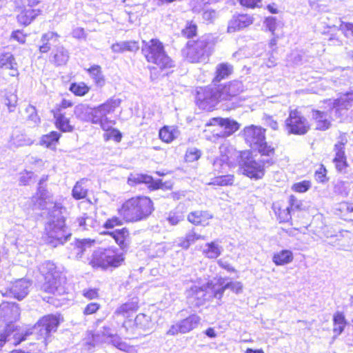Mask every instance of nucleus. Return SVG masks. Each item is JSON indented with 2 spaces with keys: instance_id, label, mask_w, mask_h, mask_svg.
Listing matches in <instances>:
<instances>
[{
  "instance_id": "f257e3e1",
  "label": "nucleus",
  "mask_w": 353,
  "mask_h": 353,
  "mask_svg": "<svg viewBox=\"0 0 353 353\" xmlns=\"http://www.w3.org/2000/svg\"><path fill=\"white\" fill-rule=\"evenodd\" d=\"M59 324L58 318L53 314L44 316L28 328L18 329L14 325L7 324L4 332H0V348L6 341L17 346L25 341L43 339L46 345L47 339L57 331Z\"/></svg>"
},
{
  "instance_id": "f03ea898",
  "label": "nucleus",
  "mask_w": 353,
  "mask_h": 353,
  "mask_svg": "<svg viewBox=\"0 0 353 353\" xmlns=\"http://www.w3.org/2000/svg\"><path fill=\"white\" fill-rule=\"evenodd\" d=\"M61 207L54 204L48 213V221L45 225L43 239L47 244L52 247L65 243L71 236L66 230L65 219L62 214Z\"/></svg>"
},
{
  "instance_id": "7ed1b4c3",
  "label": "nucleus",
  "mask_w": 353,
  "mask_h": 353,
  "mask_svg": "<svg viewBox=\"0 0 353 353\" xmlns=\"http://www.w3.org/2000/svg\"><path fill=\"white\" fill-rule=\"evenodd\" d=\"M154 211L153 203L147 196H135L126 200L118 209V214L127 223L145 220Z\"/></svg>"
},
{
  "instance_id": "20e7f679",
  "label": "nucleus",
  "mask_w": 353,
  "mask_h": 353,
  "mask_svg": "<svg viewBox=\"0 0 353 353\" xmlns=\"http://www.w3.org/2000/svg\"><path fill=\"white\" fill-rule=\"evenodd\" d=\"M213 45L211 36L203 35L196 41H188L182 54L190 63L205 62L212 52Z\"/></svg>"
},
{
  "instance_id": "39448f33",
  "label": "nucleus",
  "mask_w": 353,
  "mask_h": 353,
  "mask_svg": "<svg viewBox=\"0 0 353 353\" xmlns=\"http://www.w3.org/2000/svg\"><path fill=\"white\" fill-rule=\"evenodd\" d=\"M39 270L45 279L43 289L46 292L61 295L65 292V277L57 270L55 264L50 261L40 265Z\"/></svg>"
},
{
  "instance_id": "423d86ee",
  "label": "nucleus",
  "mask_w": 353,
  "mask_h": 353,
  "mask_svg": "<svg viewBox=\"0 0 353 353\" xmlns=\"http://www.w3.org/2000/svg\"><path fill=\"white\" fill-rule=\"evenodd\" d=\"M141 51L148 62L157 65L161 69L170 68L174 65L172 60L165 53L163 43L158 39L143 41Z\"/></svg>"
},
{
  "instance_id": "0eeeda50",
  "label": "nucleus",
  "mask_w": 353,
  "mask_h": 353,
  "mask_svg": "<svg viewBox=\"0 0 353 353\" xmlns=\"http://www.w3.org/2000/svg\"><path fill=\"white\" fill-rule=\"evenodd\" d=\"M265 129L252 125L244 128L243 137L252 149L258 150L263 155L271 156L274 154V148L265 142Z\"/></svg>"
},
{
  "instance_id": "6e6552de",
  "label": "nucleus",
  "mask_w": 353,
  "mask_h": 353,
  "mask_svg": "<svg viewBox=\"0 0 353 353\" xmlns=\"http://www.w3.org/2000/svg\"><path fill=\"white\" fill-rule=\"evenodd\" d=\"M222 96L215 87L199 88L196 92V103L203 110L210 111L216 105Z\"/></svg>"
},
{
  "instance_id": "1a4fd4ad",
  "label": "nucleus",
  "mask_w": 353,
  "mask_h": 353,
  "mask_svg": "<svg viewBox=\"0 0 353 353\" xmlns=\"http://www.w3.org/2000/svg\"><path fill=\"white\" fill-rule=\"evenodd\" d=\"M285 123L288 134L303 135L306 134L310 129L308 121L297 110H290Z\"/></svg>"
},
{
  "instance_id": "9d476101",
  "label": "nucleus",
  "mask_w": 353,
  "mask_h": 353,
  "mask_svg": "<svg viewBox=\"0 0 353 353\" xmlns=\"http://www.w3.org/2000/svg\"><path fill=\"white\" fill-rule=\"evenodd\" d=\"M211 283H208L205 285L197 286L192 285L186 290V297L188 302L194 307H199L203 305L206 301L209 300L212 295L210 294L208 290H211Z\"/></svg>"
},
{
  "instance_id": "9b49d317",
  "label": "nucleus",
  "mask_w": 353,
  "mask_h": 353,
  "mask_svg": "<svg viewBox=\"0 0 353 353\" xmlns=\"http://www.w3.org/2000/svg\"><path fill=\"white\" fill-rule=\"evenodd\" d=\"M208 125L220 127L221 130L217 135L221 137H228L239 128V124L236 121L228 118H212L210 120Z\"/></svg>"
},
{
  "instance_id": "f8f14e48",
  "label": "nucleus",
  "mask_w": 353,
  "mask_h": 353,
  "mask_svg": "<svg viewBox=\"0 0 353 353\" xmlns=\"http://www.w3.org/2000/svg\"><path fill=\"white\" fill-rule=\"evenodd\" d=\"M242 169L243 174L251 179H261L265 174L263 163L253 158L248 159L243 163Z\"/></svg>"
},
{
  "instance_id": "ddd939ff",
  "label": "nucleus",
  "mask_w": 353,
  "mask_h": 353,
  "mask_svg": "<svg viewBox=\"0 0 353 353\" xmlns=\"http://www.w3.org/2000/svg\"><path fill=\"white\" fill-rule=\"evenodd\" d=\"M31 285L32 283L29 280L21 279L13 283L6 293H2V294H9L18 300H21L28 294Z\"/></svg>"
},
{
  "instance_id": "4468645a",
  "label": "nucleus",
  "mask_w": 353,
  "mask_h": 353,
  "mask_svg": "<svg viewBox=\"0 0 353 353\" xmlns=\"http://www.w3.org/2000/svg\"><path fill=\"white\" fill-rule=\"evenodd\" d=\"M20 309L15 303H3L0 305V318L8 324L13 325L12 323L19 319Z\"/></svg>"
},
{
  "instance_id": "2eb2a0df",
  "label": "nucleus",
  "mask_w": 353,
  "mask_h": 353,
  "mask_svg": "<svg viewBox=\"0 0 353 353\" xmlns=\"http://www.w3.org/2000/svg\"><path fill=\"white\" fill-rule=\"evenodd\" d=\"M128 183L130 185H135L139 183H145L148 185V187L152 190H157L161 188L163 183L161 180H154L151 176L141 174H131L129 178Z\"/></svg>"
},
{
  "instance_id": "dca6fc26",
  "label": "nucleus",
  "mask_w": 353,
  "mask_h": 353,
  "mask_svg": "<svg viewBox=\"0 0 353 353\" xmlns=\"http://www.w3.org/2000/svg\"><path fill=\"white\" fill-rule=\"evenodd\" d=\"M253 17L249 14L233 16L228 22V32L232 33L247 28L253 23Z\"/></svg>"
},
{
  "instance_id": "f3484780",
  "label": "nucleus",
  "mask_w": 353,
  "mask_h": 353,
  "mask_svg": "<svg viewBox=\"0 0 353 353\" xmlns=\"http://www.w3.org/2000/svg\"><path fill=\"white\" fill-rule=\"evenodd\" d=\"M214 218L213 214L208 210H195L188 214V221L194 225L205 227L210 224V220Z\"/></svg>"
},
{
  "instance_id": "a211bd4d",
  "label": "nucleus",
  "mask_w": 353,
  "mask_h": 353,
  "mask_svg": "<svg viewBox=\"0 0 353 353\" xmlns=\"http://www.w3.org/2000/svg\"><path fill=\"white\" fill-rule=\"evenodd\" d=\"M353 108V91L342 94L333 102V108L339 117L344 114L343 111Z\"/></svg>"
},
{
  "instance_id": "6ab92c4d",
  "label": "nucleus",
  "mask_w": 353,
  "mask_h": 353,
  "mask_svg": "<svg viewBox=\"0 0 353 353\" xmlns=\"http://www.w3.org/2000/svg\"><path fill=\"white\" fill-rule=\"evenodd\" d=\"M94 241L90 239L77 240L74 244H71L70 257L81 259L88 252L91 251V248Z\"/></svg>"
},
{
  "instance_id": "aec40b11",
  "label": "nucleus",
  "mask_w": 353,
  "mask_h": 353,
  "mask_svg": "<svg viewBox=\"0 0 353 353\" xmlns=\"http://www.w3.org/2000/svg\"><path fill=\"white\" fill-rule=\"evenodd\" d=\"M244 90L241 81H233L225 85L221 90L222 100H230L232 97L239 95Z\"/></svg>"
},
{
  "instance_id": "412c9836",
  "label": "nucleus",
  "mask_w": 353,
  "mask_h": 353,
  "mask_svg": "<svg viewBox=\"0 0 353 353\" xmlns=\"http://www.w3.org/2000/svg\"><path fill=\"white\" fill-rule=\"evenodd\" d=\"M0 68L10 70L9 74L12 77L19 75L17 63L14 56L10 52L3 53L0 55Z\"/></svg>"
},
{
  "instance_id": "4be33fe9",
  "label": "nucleus",
  "mask_w": 353,
  "mask_h": 353,
  "mask_svg": "<svg viewBox=\"0 0 353 353\" xmlns=\"http://www.w3.org/2000/svg\"><path fill=\"white\" fill-rule=\"evenodd\" d=\"M114 239L121 250H125L130 244V232L126 228L106 232Z\"/></svg>"
},
{
  "instance_id": "5701e85b",
  "label": "nucleus",
  "mask_w": 353,
  "mask_h": 353,
  "mask_svg": "<svg viewBox=\"0 0 353 353\" xmlns=\"http://www.w3.org/2000/svg\"><path fill=\"white\" fill-rule=\"evenodd\" d=\"M350 234L345 232V235L339 234L335 236H332L330 239L329 243L338 247L339 250H350L352 249L353 244L351 242L353 241V238L350 237Z\"/></svg>"
},
{
  "instance_id": "b1692460",
  "label": "nucleus",
  "mask_w": 353,
  "mask_h": 353,
  "mask_svg": "<svg viewBox=\"0 0 353 353\" xmlns=\"http://www.w3.org/2000/svg\"><path fill=\"white\" fill-rule=\"evenodd\" d=\"M54 117L56 120L55 124L58 129L62 132H72L73 126L70 124L69 119L61 112V109L54 112Z\"/></svg>"
},
{
  "instance_id": "393cba45",
  "label": "nucleus",
  "mask_w": 353,
  "mask_h": 353,
  "mask_svg": "<svg viewBox=\"0 0 353 353\" xmlns=\"http://www.w3.org/2000/svg\"><path fill=\"white\" fill-rule=\"evenodd\" d=\"M20 13L17 15L18 22L24 26L29 25L39 14V10L26 8L24 9H18Z\"/></svg>"
},
{
  "instance_id": "a878e982",
  "label": "nucleus",
  "mask_w": 353,
  "mask_h": 353,
  "mask_svg": "<svg viewBox=\"0 0 353 353\" xmlns=\"http://www.w3.org/2000/svg\"><path fill=\"white\" fill-rule=\"evenodd\" d=\"M233 71V66L228 63H221L216 65L215 77L213 79L214 83L228 78Z\"/></svg>"
},
{
  "instance_id": "bb28decb",
  "label": "nucleus",
  "mask_w": 353,
  "mask_h": 353,
  "mask_svg": "<svg viewBox=\"0 0 353 353\" xmlns=\"http://www.w3.org/2000/svg\"><path fill=\"white\" fill-rule=\"evenodd\" d=\"M92 108L86 104H79L74 110L75 117L84 122H92Z\"/></svg>"
},
{
  "instance_id": "cd10ccee",
  "label": "nucleus",
  "mask_w": 353,
  "mask_h": 353,
  "mask_svg": "<svg viewBox=\"0 0 353 353\" xmlns=\"http://www.w3.org/2000/svg\"><path fill=\"white\" fill-rule=\"evenodd\" d=\"M201 321L196 314L190 315L188 317L179 321L182 330V334H185L196 328Z\"/></svg>"
},
{
  "instance_id": "c85d7f7f",
  "label": "nucleus",
  "mask_w": 353,
  "mask_h": 353,
  "mask_svg": "<svg viewBox=\"0 0 353 353\" xmlns=\"http://www.w3.org/2000/svg\"><path fill=\"white\" fill-rule=\"evenodd\" d=\"M179 135V131L175 126H164L159 130V137L165 143L172 142Z\"/></svg>"
},
{
  "instance_id": "c756f323",
  "label": "nucleus",
  "mask_w": 353,
  "mask_h": 353,
  "mask_svg": "<svg viewBox=\"0 0 353 353\" xmlns=\"http://www.w3.org/2000/svg\"><path fill=\"white\" fill-rule=\"evenodd\" d=\"M139 46L136 41H122L112 45L111 49L114 52L121 53L125 51L135 52L138 50Z\"/></svg>"
},
{
  "instance_id": "7c9ffc66",
  "label": "nucleus",
  "mask_w": 353,
  "mask_h": 353,
  "mask_svg": "<svg viewBox=\"0 0 353 353\" xmlns=\"http://www.w3.org/2000/svg\"><path fill=\"white\" fill-rule=\"evenodd\" d=\"M87 71L97 87L102 88L105 85V79L99 65H94L88 68Z\"/></svg>"
},
{
  "instance_id": "2f4dec72",
  "label": "nucleus",
  "mask_w": 353,
  "mask_h": 353,
  "mask_svg": "<svg viewBox=\"0 0 353 353\" xmlns=\"http://www.w3.org/2000/svg\"><path fill=\"white\" fill-rule=\"evenodd\" d=\"M47 191L43 185H39L37 196L32 197L31 201L33 203V209L46 208L45 202L47 199Z\"/></svg>"
},
{
  "instance_id": "473e14b6",
  "label": "nucleus",
  "mask_w": 353,
  "mask_h": 353,
  "mask_svg": "<svg viewBox=\"0 0 353 353\" xmlns=\"http://www.w3.org/2000/svg\"><path fill=\"white\" fill-rule=\"evenodd\" d=\"M134 324L137 330L143 331H150L153 328V323L151 321L150 317L144 314L137 315Z\"/></svg>"
},
{
  "instance_id": "72a5a7b5",
  "label": "nucleus",
  "mask_w": 353,
  "mask_h": 353,
  "mask_svg": "<svg viewBox=\"0 0 353 353\" xmlns=\"http://www.w3.org/2000/svg\"><path fill=\"white\" fill-rule=\"evenodd\" d=\"M106 250H99L95 251L92 254V257L90 261V264L93 268H101L103 269H106Z\"/></svg>"
},
{
  "instance_id": "f704fd0d",
  "label": "nucleus",
  "mask_w": 353,
  "mask_h": 353,
  "mask_svg": "<svg viewBox=\"0 0 353 353\" xmlns=\"http://www.w3.org/2000/svg\"><path fill=\"white\" fill-rule=\"evenodd\" d=\"M293 258L292 251L289 250H283L274 254L272 261L276 265H283L291 263Z\"/></svg>"
},
{
  "instance_id": "c9c22d12",
  "label": "nucleus",
  "mask_w": 353,
  "mask_h": 353,
  "mask_svg": "<svg viewBox=\"0 0 353 353\" xmlns=\"http://www.w3.org/2000/svg\"><path fill=\"white\" fill-rule=\"evenodd\" d=\"M106 256L107 268L109 267H119L124 260L122 254L118 253L112 249L106 250Z\"/></svg>"
},
{
  "instance_id": "e433bc0d",
  "label": "nucleus",
  "mask_w": 353,
  "mask_h": 353,
  "mask_svg": "<svg viewBox=\"0 0 353 353\" xmlns=\"http://www.w3.org/2000/svg\"><path fill=\"white\" fill-rule=\"evenodd\" d=\"M312 118L316 121V129L325 130L330 126V122L327 119V115L324 112L319 110H312Z\"/></svg>"
},
{
  "instance_id": "4c0bfd02",
  "label": "nucleus",
  "mask_w": 353,
  "mask_h": 353,
  "mask_svg": "<svg viewBox=\"0 0 353 353\" xmlns=\"http://www.w3.org/2000/svg\"><path fill=\"white\" fill-rule=\"evenodd\" d=\"M234 181V176L232 174H216L214 177L211 179L209 185H219V186H227L232 185Z\"/></svg>"
},
{
  "instance_id": "58836bf2",
  "label": "nucleus",
  "mask_w": 353,
  "mask_h": 353,
  "mask_svg": "<svg viewBox=\"0 0 353 353\" xmlns=\"http://www.w3.org/2000/svg\"><path fill=\"white\" fill-rule=\"evenodd\" d=\"M205 236L197 234L194 229L190 230L185 235V238L181 241L179 245L184 249H188L192 244L198 240H204Z\"/></svg>"
},
{
  "instance_id": "ea45409f",
  "label": "nucleus",
  "mask_w": 353,
  "mask_h": 353,
  "mask_svg": "<svg viewBox=\"0 0 353 353\" xmlns=\"http://www.w3.org/2000/svg\"><path fill=\"white\" fill-rule=\"evenodd\" d=\"M333 332L336 336H339L343 332L347 324L345 316L341 312H336L333 317Z\"/></svg>"
},
{
  "instance_id": "a19ab883",
  "label": "nucleus",
  "mask_w": 353,
  "mask_h": 353,
  "mask_svg": "<svg viewBox=\"0 0 353 353\" xmlns=\"http://www.w3.org/2000/svg\"><path fill=\"white\" fill-rule=\"evenodd\" d=\"M32 143V139L26 138L24 134L19 132H14L10 139V145L16 147L30 145Z\"/></svg>"
},
{
  "instance_id": "79ce46f5",
  "label": "nucleus",
  "mask_w": 353,
  "mask_h": 353,
  "mask_svg": "<svg viewBox=\"0 0 353 353\" xmlns=\"http://www.w3.org/2000/svg\"><path fill=\"white\" fill-rule=\"evenodd\" d=\"M138 307L139 306L137 301L127 302L119 307L114 313L117 315L128 317L130 312L136 311Z\"/></svg>"
},
{
  "instance_id": "37998d69",
  "label": "nucleus",
  "mask_w": 353,
  "mask_h": 353,
  "mask_svg": "<svg viewBox=\"0 0 353 353\" xmlns=\"http://www.w3.org/2000/svg\"><path fill=\"white\" fill-rule=\"evenodd\" d=\"M205 247L203 253L209 259H216L221 255L223 250L216 242L208 243Z\"/></svg>"
},
{
  "instance_id": "c03bdc74",
  "label": "nucleus",
  "mask_w": 353,
  "mask_h": 353,
  "mask_svg": "<svg viewBox=\"0 0 353 353\" xmlns=\"http://www.w3.org/2000/svg\"><path fill=\"white\" fill-rule=\"evenodd\" d=\"M69 59V53L67 50L61 46L57 48L53 56V61L58 65L65 64Z\"/></svg>"
},
{
  "instance_id": "a18cd8bd",
  "label": "nucleus",
  "mask_w": 353,
  "mask_h": 353,
  "mask_svg": "<svg viewBox=\"0 0 353 353\" xmlns=\"http://www.w3.org/2000/svg\"><path fill=\"white\" fill-rule=\"evenodd\" d=\"M77 222L79 226L83 230H88L89 228H94L97 224V221L94 219L87 214H84L82 216L78 218Z\"/></svg>"
},
{
  "instance_id": "49530a36",
  "label": "nucleus",
  "mask_w": 353,
  "mask_h": 353,
  "mask_svg": "<svg viewBox=\"0 0 353 353\" xmlns=\"http://www.w3.org/2000/svg\"><path fill=\"white\" fill-rule=\"evenodd\" d=\"M120 103V99L112 98L108 99L104 103L99 105V107L107 117L108 114L113 112L115 109L119 106Z\"/></svg>"
},
{
  "instance_id": "de8ad7c7",
  "label": "nucleus",
  "mask_w": 353,
  "mask_h": 353,
  "mask_svg": "<svg viewBox=\"0 0 353 353\" xmlns=\"http://www.w3.org/2000/svg\"><path fill=\"white\" fill-rule=\"evenodd\" d=\"M273 209L274 210L275 214L277 216L278 219L281 223L288 222L291 219L292 213L291 212L288 207L281 208V207L277 206L276 205H274Z\"/></svg>"
},
{
  "instance_id": "09e8293b",
  "label": "nucleus",
  "mask_w": 353,
  "mask_h": 353,
  "mask_svg": "<svg viewBox=\"0 0 353 353\" xmlns=\"http://www.w3.org/2000/svg\"><path fill=\"white\" fill-rule=\"evenodd\" d=\"M58 37H59V35L57 33L53 32H48L43 34L41 39L43 44L41 46H40L39 51L41 53H45V52H48L50 49V45L49 44L48 41L52 40L54 38L55 39V40H57Z\"/></svg>"
},
{
  "instance_id": "8fccbe9b",
  "label": "nucleus",
  "mask_w": 353,
  "mask_h": 353,
  "mask_svg": "<svg viewBox=\"0 0 353 353\" xmlns=\"http://www.w3.org/2000/svg\"><path fill=\"white\" fill-rule=\"evenodd\" d=\"M60 138V134L57 132H51L49 134L43 135L41 140V144L50 148L54 145Z\"/></svg>"
},
{
  "instance_id": "3c124183",
  "label": "nucleus",
  "mask_w": 353,
  "mask_h": 353,
  "mask_svg": "<svg viewBox=\"0 0 353 353\" xmlns=\"http://www.w3.org/2000/svg\"><path fill=\"white\" fill-rule=\"evenodd\" d=\"M183 213L178 210L170 211L167 216L166 220L171 225H176L184 219Z\"/></svg>"
},
{
  "instance_id": "603ef678",
  "label": "nucleus",
  "mask_w": 353,
  "mask_h": 353,
  "mask_svg": "<svg viewBox=\"0 0 353 353\" xmlns=\"http://www.w3.org/2000/svg\"><path fill=\"white\" fill-rule=\"evenodd\" d=\"M347 141L345 137H341V140L334 145L335 157L334 160L346 159L345 154V146Z\"/></svg>"
},
{
  "instance_id": "864d4df0",
  "label": "nucleus",
  "mask_w": 353,
  "mask_h": 353,
  "mask_svg": "<svg viewBox=\"0 0 353 353\" xmlns=\"http://www.w3.org/2000/svg\"><path fill=\"white\" fill-rule=\"evenodd\" d=\"M70 90L77 96H84L89 90L90 88L83 82L73 83L70 85Z\"/></svg>"
},
{
  "instance_id": "5fc2aeb1",
  "label": "nucleus",
  "mask_w": 353,
  "mask_h": 353,
  "mask_svg": "<svg viewBox=\"0 0 353 353\" xmlns=\"http://www.w3.org/2000/svg\"><path fill=\"white\" fill-rule=\"evenodd\" d=\"M334 193L343 197L348 196L350 192V185L347 182L338 181L334 187Z\"/></svg>"
},
{
  "instance_id": "6e6d98bb",
  "label": "nucleus",
  "mask_w": 353,
  "mask_h": 353,
  "mask_svg": "<svg viewBox=\"0 0 353 353\" xmlns=\"http://www.w3.org/2000/svg\"><path fill=\"white\" fill-rule=\"evenodd\" d=\"M292 214L295 212L302 211L305 210L303 202L294 196L291 195L289 199V205L288 206Z\"/></svg>"
},
{
  "instance_id": "4d7b16f0",
  "label": "nucleus",
  "mask_w": 353,
  "mask_h": 353,
  "mask_svg": "<svg viewBox=\"0 0 353 353\" xmlns=\"http://www.w3.org/2000/svg\"><path fill=\"white\" fill-rule=\"evenodd\" d=\"M41 0H14L17 9H24L26 8H32L37 6Z\"/></svg>"
},
{
  "instance_id": "13d9d810",
  "label": "nucleus",
  "mask_w": 353,
  "mask_h": 353,
  "mask_svg": "<svg viewBox=\"0 0 353 353\" xmlns=\"http://www.w3.org/2000/svg\"><path fill=\"white\" fill-rule=\"evenodd\" d=\"M87 189L82 186L81 182H77L72 189V196L77 199H81L86 196Z\"/></svg>"
},
{
  "instance_id": "bf43d9fd",
  "label": "nucleus",
  "mask_w": 353,
  "mask_h": 353,
  "mask_svg": "<svg viewBox=\"0 0 353 353\" xmlns=\"http://www.w3.org/2000/svg\"><path fill=\"white\" fill-rule=\"evenodd\" d=\"M228 167V164L225 162L223 159H216L214 160L213 163V168L214 175L219 174H224L225 172V169Z\"/></svg>"
},
{
  "instance_id": "052dcab7",
  "label": "nucleus",
  "mask_w": 353,
  "mask_h": 353,
  "mask_svg": "<svg viewBox=\"0 0 353 353\" xmlns=\"http://www.w3.org/2000/svg\"><path fill=\"white\" fill-rule=\"evenodd\" d=\"M105 118H107V117L103 113L99 105L96 108H92V123H98L99 122H101V121Z\"/></svg>"
},
{
  "instance_id": "680f3d73",
  "label": "nucleus",
  "mask_w": 353,
  "mask_h": 353,
  "mask_svg": "<svg viewBox=\"0 0 353 353\" xmlns=\"http://www.w3.org/2000/svg\"><path fill=\"white\" fill-rule=\"evenodd\" d=\"M201 154V151L195 148H189L185 153V161L187 162H194L200 158Z\"/></svg>"
},
{
  "instance_id": "e2e57ef3",
  "label": "nucleus",
  "mask_w": 353,
  "mask_h": 353,
  "mask_svg": "<svg viewBox=\"0 0 353 353\" xmlns=\"http://www.w3.org/2000/svg\"><path fill=\"white\" fill-rule=\"evenodd\" d=\"M103 137L105 141L112 139L116 142H120L121 140L122 135L119 130L112 128L110 130L106 132L104 134Z\"/></svg>"
},
{
  "instance_id": "0e129e2a",
  "label": "nucleus",
  "mask_w": 353,
  "mask_h": 353,
  "mask_svg": "<svg viewBox=\"0 0 353 353\" xmlns=\"http://www.w3.org/2000/svg\"><path fill=\"white\" fill-rule=\"evenodd\" d=\"M17 96L14 94L7 95L5 99V104L7 105L10 112H14L17 104Z\"/></svg>"
},
{
  "instance_id": "69168bd1",
  "label": "nucleus",
  "mask_w": 353,
  "mask_h": 353,
  "mask_svg": "<svg viewBox=\"0 0 353 353\" xmlns=\"http://www.w3.org/2000/svg\"><path fill=\"white\" fill-rule=\"evenodd\" d=\"M112 343L114 347L124 352H128L130 349V346L125 342L123 341L121 338L117 336L113 337L112 339Z\"/></svg>"
},
{
  "instance_id": "338daca9",
  "label": "nucleus",
  "mask_w": 353,
  "mask_h": 353,
  "mask_svg": "<svg viewBox=\"0 0 353 353\" xmlns=\"http://www.w3.org/2000/svg\"><path fill=\"white\" fill-rule=\"evenodd\" d=\"M310 186L311 183L310 181H303L301 182L294 184V185L292 186V189L297 192L303 193L307 191L310 189Z\"/></svg>"
},
{
  "instance_id": "774afa93",
  "label": "nucleus",
  "mask_w": 353,
  "mask_h": 353,
  "mask_svg": "<svg viewBox=\"0 0 353 353\" xmlns=\"http://www.w3.org/2000/svg\"><path fill=\"white\" fill-rule=\"evenodd\" d=\"M196 26L190 23H188L185 28L182 30V34L188 38H191L196 35Z\"/></svg>"
}]
</instances>
